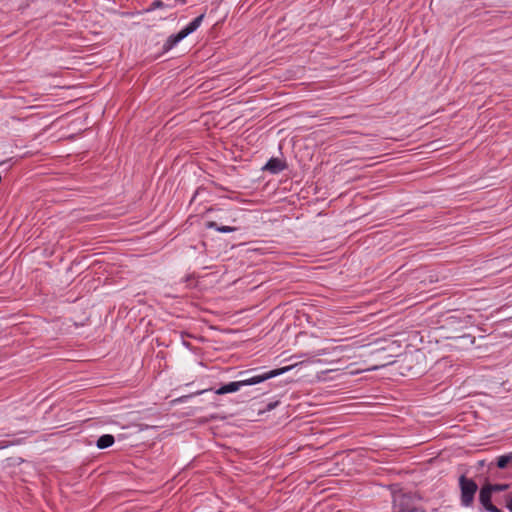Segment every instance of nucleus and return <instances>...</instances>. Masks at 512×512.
I'll use <instances>...</instances> for the list:
<instances>
[{
	"label": "nucleus",
	"mask_w": 512,
	"mask_h": 512,
	"mask_svg": "<svg viewBox=\"0 0 512 512\" xmlns=\"http://www.w3.org/2000/svg\"><path fill=\"white\" fill-rule=\"evenodd\" d=\"M278 405V402H271L267 405V410L270 411L272 409H274L276 406Z\"/></svg>",
	"instance_id": "nucleus-14"
},
{
	"label": "nucleus",
	"mask_w": 512,
	"mask_h": 512,
	"mask_svg": "<svg viewBox=\"0 0 512 512\" xmlns=\"http://www.w3.org/2000/svg\"><path fill=\"white\" fill-rule=\"evenodd\" d=\"M492 491L488 487V485L482 486L479 493V501L483 505V507L489 512H502L499 508L491 503V495Z\"/></svg>",
	"instance_id": "nucleus-5"
},
{
	"label": "nucleus",
	"mask_w": 512,
	"mask_h": 512,
	"mask_svg": "<svg viewBox=\"0 0 512 512\" xmlns=\"http://www.w3.org/2000/svg\"><path fill=\"white\" fill-rule=\"evenodd\" d=\"M114 437L111 434H104L100 436L96 442L99 449H106L114 444Z\"/></svg>",
	"instance_id": "nucleus-7"
},
{
	"label": "nucleus",
	"mask_w": 512,
	"mask_h": 512,
	"mask_svg": "<svg viewBox=\"0 0 512 512\" xmlns=\"http://www.w3.org/2000/svg\"><path fill=\"white\" fill-rule=\"evenodd\" d=\"M393 512H426L421 507L413 504V498L409 494L395 493L393 496Z\"/></svg>",
	"instance_id": "nucleus-2"
},
{
	"label": "nucleus",
	"mask_w": 512,
	"mask_h": 512,
	"mask_svg": "<svg viewBox=\"0 0 512 512\" xmlns=\"http://www.w3.org/2000/svg\"><path fill=\"white\" fill-rule=\"evenodd\" d=\"M325 354V350H321L318 355H324Z\"/></svg>",
	"instance_id": "nucleus-16"
},
{
	"label": "nucleus",
	"mask_w": 512,
	"mask_h": 512,
	"mask_svg": "<svg viewBox=\"0 0 512 512\" xmlns=\"http://www.w3.org/2000/svg\"><path fill=\"white\" fill-rule=\"evenodd\" d=\"M286 168V163L279 158H271L263 167V170L277 174Z\"/></svg>",
	"instance_id": "nucleus-6"
},
{
	"label": "nucleus",
	"mask_w": 512,
	"mask_h": 512,
	"mask_svg": "<svg viewBox=\"0 0 512 512\" xmlns=\"http://www.w3.org/2000/svg\"><path fill=\"white\" fill-rule=\"evenodd\" d=\"M461 340H467L469 341L470 344H473L474 343V340L472 339V337L470 335H463L460 337Z\"/></svg>",
	"instance_id": "nucleus-12"
},
{
	"label": "nucleus",
	"mask_w": 512,
	"mask_h": 512,
	"mask_svg": "<svg viewBox=\"0 0 512 512\" xmlns=\"http://www.w3.org/2000/svg\"><path fill=\"white\" fill-rule=\"evenodd\" d=\"M492 492H500L508 489V484H487Z\"/></svg>",
	"instance_id": "nucleus-10"
},
{
	"label": "nucleus",
	"mask_w": 512,
	"mask_h": 512,
	"mask_svg": "<svg viewBox=\"0 0 512 512\" xmlns=\"http://www.w3.org/2000/svg\"><path fill=\"white\" fill-rule=\"evenodd\" d=\"M506 507L512 512V499L507 501Z\"/></svg>",
	"instance_id": "nucleus-15"
},
{
	"label": "nucleus",
	"mask_w": 512,
	"mask_h": 512,
	"mask_svg": "<svg viewBox=\"0 0 512 512\" xmlns=\"http://www.w3.org/2000/svg\"><path fill=\"white\" fill-rule=\"evenodd\" d=\"M335 352L338 351V352H344L347 350V346H337L333 349Z\"/></svg>",
	"instance_id": "nucleus-13"
},
{
	"label": "nucleus",
	"mask_w": 512,
	"mask_h": 512,
	"mask_svg": "<svg viewBox=\"0 0 512 512\" xmlns=\"http://www.w3.org/2000/svg\"><path fill=\"white\" fill-rule=\"evenodd\" d=\"M163 6H164V4L162 1H155L151 4V10L156 9V8H161Z\"/></svg>",
	"instance_id": "nucleus-11"
},
{
	"label": "nucleus",
	"mask_w": 512,
	"mask_h": 512,
	"mask_svg": "<svg viewBox=\"0 0 512 512\" xmlns=\"http://www.w3.org/2000/svg\"><path fill=\"white\" fill-rule=\"evenodd\" d=\"M292 367L293 366H287V367H283L280 369L271 370V371H268V372H265L262 374L254 375V376H251L249 378H245V379H242L239 381L229 382V383L221 386L217 390H215V393L217 395H224L227 393L237 392L243 386L256 385V384L264 382L268 379L276 377L278 375L284 374V373L288 372L289 370H291Z\"/></svg>",
	"instance_id": "nucleus-1"
},
{
	"label": "nucleus",
	"mask_w": 512,
	"mask_h": 512,
	"mask_svg": "<svg viewBox=\"0 0 512 512\" xmlns=\"http://www.w3.org/2000/svg\"><path fill=\"white\" fill-rule=\"evenodd\" d=\"M512 461V452L509 454L501 455L497 459V466L500 469L506 468V466Z\"/></svg>",
	"instance_id": "nucleus-8"
},
{
	"label": "nucleus",
	"mask_w": 512,
	"mask_h": 512,
	"mask_svg": "<svg viewBox=\"0 0 512 512\" xmlns=\"http://www.w3.org/2000/svg\"><path fill=\"white\" fill-rule=\"evenodd\" d=\"M459 485L461 489V503L468 507L473 503L478 486L472 479H468L464 475L459 478Z\"/></svg>",
	"instance_id": "nucleus-3"
},
{
	"label": "nucleus",
	"mask_w": 512,
	"mask_h": 512,
	"mask_svg": "<svg viewBox=\"0 0 512 512\" xmlns=\"http://www.w3.org/2000/svg\"><path fill=\"white\" fill-rule=\"evenodd\" d=\"M208 227L209 228H214L216 231L218 232H221V233H230V232H234L236 230L235 227H231V226H219L217 223L215 222H209L208 223Z\"/></svg>",
	"instance_id": "nucleus-9"
},
{
	"label": "nucleus",
	"mask_w": 512,
	"mask_h": 512,
	"mask_svg": "<svg viewBox=\"0 0 512 512\" xmlns=\"http://www.w3.org/2000/svg\"><path fill=\"white\" fill-rule=\"evenodd\" d=\"M204 16V14L199 15L193 21H191L186 27L181 29L176 35L170 36L167 41L168 45L172 47L181 40H183L185 37H187L189 34L193 33L201 25Z\"/></svg>",
	"instance_id": "nucleus-4"
}]
</instances>
